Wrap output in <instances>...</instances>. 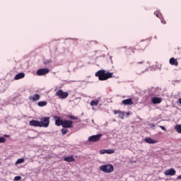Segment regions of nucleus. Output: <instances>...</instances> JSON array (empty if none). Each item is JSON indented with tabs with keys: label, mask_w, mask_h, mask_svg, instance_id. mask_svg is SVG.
<instances>
[{
	"label": "nucleus",
	"mask_w": 181,
	"mask_h": 181,
	"mask_svg": "<svg viewBox=\"0 0 181 181\" xmlns=\"http://www.w3.org/2000/svg\"><path fill=\"white\" fill-rule=\"evenodd\" d=\"M95 77H98V80L100 81H105L108 80V78H112V76H114V73L112 72H107V71L102 69L98 71L95 74Z\"/></svg>",
	"instance_id": "nucleus-1"
},
{
	"label": "nucleus",
	"mask_w": 181,
	"mask_h": 181,
	"mask_svg": "<svg viewBox=\"0 0 181 181\" xmlns=\"http://www.w3.org/2000/svg\"><path fill=\"white\" fill-rule=\"evenodd\" d=\"M100 170L105 173H112L114 172V165L111 164L103 165L100 167Z\"/></svg>",
	"instance_id": "nucleus-2"
},
{
	"label": "nucleus",
	"mask_w": 181,
	"mask_h": 181,
	"mask_svg": "<svg viewBox=\"0 0 181 181\" xmlns=\"http://www.w3.org/2000/svg\"><path fill=\"white\" fill-rule=\"evenodd\" d=\"M148 47V41H140L135 47V50H144Z\"/></svg>",
	"instance_id": "nucleus-3"
},
{
	"label": "nucleus",
	"mask_w": 181,
	"mask_h": 181,
	"mask_svg": "<svg viewBox=\"0 0 181 181\" xmlns=\"http://www.w3.org/2000/svg\"><path fill=\"white\" fill-rule=\"evenodd\" d=\"M50 124V117H42L40 119V128H47L49 127V124Z\"/></svg>",
	"instance_id": "nucleus-4"
},
{
	"label": "nucleus",
	"mask_w": 181,
	"mask_h": 181,
	"mask_svg": "<svg viewBox=\"0 0 181 181\" xmlns=\"http://www.w3.org/2000/svg\"><path fill=\"white\" fill-rule=\"evenodd\" d=\"M56 95L61 100H64L69 97V92H64L63 90L59 89L56 92Z\"/></svg>",
	"instance_id": "nucleus-5"
},
{
	"label": "nucleus",
	"mask_w": 181,
	"mask_h": 181,
	"mask_svg": "<svg viewBox=\"0 0 181 181\" xmlns=\"http://www.w3.org/2000/svg\"><path fill=\"white\" fill-rule=\"evenodd\" d=\"M50 73V69L48 68H42L37 71V76H46Z\"/></svg>",
	"instance_id": "nucleus-6"
},
{
	"label": "nucleus",
	"mask_w": 181,
	"mask_h": 181,
	"mask_svg": "<svg viewBox=\"0 0 181 181\" xmlns=\"http://www.w3.org/2000/svg\"><path fill=\"white\" fill-rule=\"evenodd\" d=\"M101 136H103V134L93 135L88 138V141L89 142H98L101 139Z\"/></svg>",
	"instance_id": "nucleus-7"
},
{
	"label": "nucleus",
	"mask_w": 181,
	"mask_h": 181,
	"mask_svg": "<svg viewBox=\"0 0 181 181\" xmlns=\"http://www.w3.org/2000/svg\"><path fill=\"white\" fill-rule=\"evenodd\" d=\"M55 119V125L57 127H63V124L64 122V120L63 119H62V117H59V116H55L54 117Z\"/></svg>",
	"instance_id": "nucleus-8"
},
{
	"label": "nucleus",
	"mask_w": 181,
	"mask_h": 181,
	"mask_svg": "<svg viewBox=\"0 0 181 181\" xmlns=\"http://www.w3.org/2000/svg\"><path fill=\"white\" fill-rule=\"evenodd\" d=\"M62 128H73V121L71 120H64Z\"/></svg>",
	"instance_id": "nucleus-9"
},
{
	"label": "nucleus",
	"mask_w": 181,
	"mask_h": 181,
	"mask_svg": "<svg viewBox=\"0 0 181 181\" xmlns=\"http://www.w3.org/2000/svg\"><path fill=\"white\" fill-rule=\"evenodd\" d=\"M164 175H165V176H175V175H176V170L173 168L167 170L164 172Z\"/></svg>",
	"instance_id": "nucleus-10"
},
{
	"label": "nucleus",
	"mask_w": 181,
	"mask_h": 181,
	"mask_svg": "<svg viewBox=\"0 0 181 181\" xmlns=\"http://www.w3.org/2000/svg\"><path fill=\"white\" fill-rule=\"evenodd\" d=\"M30 101H33V103H35V101H39L40 100V95L35 94L33 95L29 96Z\"/></svg>",
	"instance_id": "nucleus-11"
},
{
	"label": "nucleus",
	"mask_w": 181,
	"mask_h": 181,
	"mask_svg": "<svg viewBox=\"0 0 181 181\" xmlns=\"http://www.w3.org/2000/svg\"><path fill=\"white\" fill-rule=\"evenodd\" d=\"M169 63H170V64H171V66H175L176 67H177V66H179V62H177V59H175L173 57L170 59Z\"/></svg>",
	"instance_id": "nucleus-12"
},
{
	"label": "nucleus",
	"mask_w": 181,
	"mask_h": 181,
	"mask_svg": "<svg viewBox=\"0 0 181 181\" xmlns=\"http://www.w3.org/2000/svg\"><path fill=\"white\" fill-rule=\"evenodd\" d=\"M29 124L31 127H40V122H39L37 120H31L29 122Z\"/></svg>",
	"instance_id": "nucleus-13"
},
{
	"label": "nucleus",
	"mask_w": 181,
	"mask_h": 181,
	"mask_svg": "<svg viewBox=\"0 0 181 181\" xmlns=\"http://www.w3.org/2000/svg\"><path fill=\"white\" fill-rule=\"evenodd\" d=\"M151 102L153 103V104H160V103H162V98L154 97L151 98Z\"/></svg>",
	"instance_id": "nucleus-14"
},
{
	"label": "nucleus",
	"mask_w": 181,
	"mask_h": 181,
	"mask_svg": "<svg viewBox=\"0 0 181 181\" xmlns=\"http://www.w3.org/2000/svg\"><path fill=\"white\" fill-rule=\"evenodd\" d=\"M122 103L124 105H132L134 104L132 98L123 100Z\"/></svg>",
	"instance_id": "nucleus-15"
},
{
	"label": "nucleus",
	"mask_w": 181,
	"mask_h": 181,
	"mask_svg": "<svg viewBox=\"0 0 181 181\" xmlns=\"http://www.w3.org/2000/svg\"><path fill=\"white\" fill-rule=\"evenodd\" d=\"M145 142H146V144H157L158 143V141L157 140H155V139H153L151 138H146L144 139Z\"/></svg>",
	"instance_id": "nucleus-16"
},
{
	"label": "nucleus",
	"mask_w": 181,
	"mask_h": 181,
	"mask_svg": "<svg viewBox=\"0 0 181 181\" xmlns=\"http://www.w3.org/2000/svg\"><path fill=\"white\" fill-rule=\"evenodd\" d=\"M64 160L65 162L71 163V162H74V160H76V159H74V156H70L69 157H64Z\"/></svg>",
	"instance_id": "nucleus-17"
},
{
	"label": "nucleus",
	"mask_w": 181,
	"mask_h": 181,
	"mask_svg": "<svg viewBox=\"0 0 181 181\" xmlns=\"http://www.w3.org/2000/svg\"><path fill=\"white\" fill-rule=\"evenodd\" d=\"M24 77L25 73L21 72L15 76L14 80H21V78H23Z\"/></svg>",
	"instance_id": "nucleus-18"
},
{
	"label": "nucleus",
	"mask_w": 181,
	"mask_h": 181,
	"mask_svg": "<svg viewBox=\"0 0 181 181\" xmlns=\"http://www.w3.org/2000/svg\"><path fill=\"white\" fill-rule=\"evenodd\" d=\"M100 101L98 100H91L90 104L92 107H94V106L96 107L97 105H98Z\"/></svg>",
	"instance_id": "nucleus-19"
},
{
	"label": "nucleus",
	"mask_w": 181,
	"mask_h": 181,
	"mask_svg": "<svg viewBox=\"0 0 181 181\" xmlns=\"http://www.w3.org/2000/svg\"><path fill=\"white\" fill-rule=\"evenodd\" d=\"M38 107H45L47 105V102L46 101H40L37 103Z\"/></svg>",
	"instance_id": "nucleus-20"
},
{
	"label": "nucleus",
	"mask_w": 181,
	"mask_h": 181,
	"mask_svg": "<svg viewBox=\"0 0 181 181\" xmlns=\"http://www.w3.org/2000/svg\"><path fill=\"white\" fill-rule=\"evenodd\" d=\"M175 129L178 132V134H181V124H176Z\"/></svg>",
	"instance_id": "nucleus-21"
},
{
	"label": "nucleus",
	"mask_w": 181,
	"mask_h": 181,
	"mask_svg": "<svg viewBox=\"0 0 181 181\" xmlns=\"http://www.w3.org/2000/svg\"><path fill=\"white\" fill-rule=\"evenodd\" d=\"M23 162H25V158H19L16 162V165H19L21 163H23Z\"/></svg>",
	"instance_id": "nucleus-22"
},
{
	"label": "nucleus",
	"mask_w": 181,
	"mask_h": 181,
	"mask_svg": "<svg viewBox=\"0 0 181 181\" xmlns=\"http://www.w3.org/2000/svg\"><path fill=\"white\" fill-rule=\"evenodd\" d=\"M106 153L111 155V153H115V150L114 149H107L106 150Z\"/></svg>",
	"instance_id": "nucleus-23"
},
{
	"label": "nucleus",
	"mask_w": 181,
	"mask_h": 181,
	"mask_svg": "<svg viewBox=\"0 0 181 181\" xmlns=\"http://www.w3.org/2000/svg\"><path fill=\"white\" fill-rule=\"evenodd\" d=\"M62 135H66V134H68L69 129H61Z\"/></svg>",
	"instance_id": "nucleus-24"
},
{
	"label": "nucleus",
	"mask_w": 181,
	"mask_h": 181,
	"mask_svg": "<svg viewBox=\"0 0 181 181\" xmlns=\"http://www.w3.org/2000/svg\"><path fill=\"white\" fill-rule=\"evenodd\" d=\"M124 112H121L120 111V112L119 113V118H120L121 119H124Z\"/></svg>",
	"instance_id": "nucleus-25"
},
{
	"label": "nucleus",
	"mask_w": 181,
	"mask_h": 181,
	"mask_svg": "<svg viewBox=\"0 0 181 181\" xmlns=\"http://www.w3.org/2000/svg\"><path fill=\"white\" fill-rule=\"evenodd\" d=\"M5 142H6V139L0 137V144H5Z\"/></svg>",
	"instance_id": "nucleus-26"
},
{
	"label": "nucleus",
	"mask_w": 181,
	"mask_h": 181,
	"mask_svg": "<svg viewBox=\"0 0 181 181\" xmlns=\"http://www.w3.org/2000/svg\"><path fill=\"white\" fill-rule=\"evenodd\" d=\"M14 180H15V181L22 180V177H21V176H16V177H14Z\"/></svg>",
	"instance_id": "nucleus-27"
},
{
	"label": "nucleus",
	"mask_w": 181,
	"mask_h": 181,
	"mask_svg": "<svg viewBox=\"0 0 181 181\" xmlns=\"http://www.w3.org/2000/svg\"><path fill=\"white\" fill-rule=\"evenodd\" d=\"M69 118L70 119H78L77 117L74 116V115H69Z\"/></svg>",
	"instance_id": "nucleus-28"
},
{
	"label": "nucleus",
	"mask_w": 181,
	"mask_h": 181,
	"mask_svg": "<svg viewBox=\"0 0 181 181\" xmlns=\"http://www.w3.org/2000/svg\"><path fill=\"white\" fill-rule=\"evenodd\" d=\"M100 155H104V153H106V150L105 149L100 150Z\"/></svg>",
	"instance_id": "nucleus-29"
},
{
	"label": "nucleus",
	"mask_w": 181,
	"mask_h": 181,
	"mask_svg": "<svg viewBox=\"0 0 181 181\" xmlns=\"http://www.w3.org/2000/svg\"><path fill=\"white\" fill-rule=\"evenodd\" d=\"M121 111L120 110H113L114 114L116 115V114H119Z\"/></svg>",
	"instance_id": "nucleus-30"
},
{
	"label": "nucleus",
	"mask_w": 181,
	"mask_h": 181,
	"mask_svg": "<svg viewBox=\"0 0 181 181\" xmlns=\"http://www.w3.org/2000/svg\"><path fill=\"white\" fill-rule=\"evenodd\" d=\"M159 128L163 129V131H166V128L165 127H163V126H159Z\"/></svg>",
	"instance_id": "nucleus-31"
},
{
	"label": "nucleus",
	"mask_w": 181,
	"mask_h": 181,
	"mask_svg": "<svg viewBox=\"0 0 181 181\" xmlns=\"http://www.w3.org/2000/svg\"><path fill=\"white\" fill-rule=\"evenodd\" d=\"M161 23H162L163 25H166V21H161Z\"/></svg>",
	"instance_id": "nucleus-32"
},
{
	"label": "nucleus",
	"mask_w": 181,
	"mask_h": 181,
	"mask_svg": "<svg viewBox=\"0 0 181 181\" xmlns=\"http://www.w3.org/2000/svg\"><path fill=\"white\" fill-rule=\"evenodd\" d=\"M155 14H156V16L157 18H159V14H158V13H155Z\"/></svg>",
	"instance_id": "nucleus-33"
},
{
	"label": "nucleus",
	"mask_w": 181,
	"mask_h": 181,
	"mask_svg": "<svg viewBox=\"0 0 181 181\" xmlns=\"http://www.w3.org/2000/svg\"><path fill=\"white\" fill-rule=\"evenodd\" d=\"M178 102L181 104V98L178 99Z\"/></svg>",
	"instance_id": "nucleus-34"
},
{
	"label": "nucleus",
	"mask_w": 181,
	"mask_h": 181,
	"mask_svg": "<svg viewBox=\"0 0 181 181\" xmlns=\"http://www.w3.org/2000/svg\"><path fill=\"white\" fill-rule=\"evenodd\" d=\"M177 179H181V175H179V176L177 177Z\"/></svg>",
	"instance_id": "nucleus-35"
},
{
	"label": "nucleus",
	"mask_w": 181,
	"mask_h": 181,
	"mask_svg": "<svg viewBox=\"0 0 181 181\" xmlns=\"http://www.w3.org/2000/svg\"><path fill=\"white\" fill-rule=\"evenodd\" d=\"M152 127H155V124H151Z\"/></svg>",
	"instance_id": "nucleus-36"
},
{
	"label": "nucleus",
	"mask_w": 181,
	"mask_h": 181,
	"mask_svg": "<svg viewBox=\"0 0 181 181\" xmlns=\"http://www.w3.org/2000/svg\"><path fill=\"white\" fill-rule=\"evenodd\" d=\"M142 63H143L142 62H139V64H142Z\"/></svg>",
	"instance_id": "nucleus-37"
},
{
	"label": "nucleus",
	"mask_w": 181,
	"mask_h": 181,
	"mask_svg": "<svg viewBox=\"0 0 181 181\" xmlns=\"http://www.w3.org/2000/svg\"><path fill=\"white\" fill-rule=\"evenodd\" d=\"M47 63H50V61H47Z\"/></svg>",
	"instance_id": "nucleus-38"
},
{
	"label": "nucleus",
	"mask_w": 181,
	"mask_h": 181,
	"mask_svg": "<svg viewBox=\"0 0 181 181\" xmlns=\"http://www.w3.org/2000/svg\"><path fill=\"white\" fill-rule=\"evenodd\" d=\"M6 136V138H8L9 136Z\"/></svg>",
	"instance_id": "nucleus-39"
},
{
	"label": "nucleus",
	"mask_w": 181,
	"mask_h": 181,
	"mask_svg": "<svg viewBox=\"0 0 181 181\" xmlns=\"http://www.w3.org/2000/svg\"><path fill=\"white\" fill-rule=\"evenodd\" d=\"M133 53H135V52L133 50Z\"/></svg>",
	"instance_id": "nucleus-40"
}]
</instances>
